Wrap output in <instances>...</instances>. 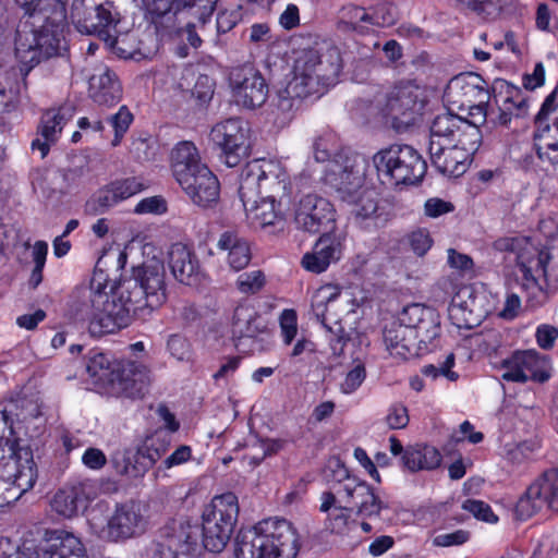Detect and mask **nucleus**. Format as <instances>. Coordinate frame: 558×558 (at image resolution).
Instances as JSON below:
<instances>
[{"label":"nucleus","instance_id":"60","mask_svg":"<svg viewBox=\"0 0 558 558\" xmlns=\"http://www.w3.org/2000/svg\"><path fill=\"white\" fill-rule=\"evenodd\" d=\"M325 477L328 481H332L338 483V485L343 484L348 478H353L354 476L350 475L345 465L338 458H331L328 460L326 469H325Z\"/></svg>","mask_w":558,"mask_h":558},{"label":"nucleus","instance_id":"1","mask_svg":"<svg viewBox=\"0 0 558 558\" xmlns=\"http://www.w3.org/2000/svg\"><path fill=\"white\" fill-rule=\"evenodd\" d=\"M166 300L165 267L153 262L116 286L102 270H96L89 286L76 291L73 310L76 319L87 323L92 336L101 337L147 317Z\"/></svg>","mask_w":558,"mask_h":558},{"label":"nucleus","instance_id":"64","mask_svg":"<svg viewBox=\"0 0 558 558\" xmlns=\"http://www.w3.org/2000/svg\"><path fill=\"white\" fill-rule=\"evenodd\" d=\"M409 243L416 255L423 256L432 247L433 241L427 230L418 229L409 235Z\"/></svg>","mask_w":558,"mask_h":558},{"label":"nucleus","instance_id":"57","mask_svg":"<svg viewBox=\"0 0 558 558\" xmlns=\"http://www.w3.org/2000/svg\"><path fill=\"white\" fill-rule=\"evenodd\" d=\"M16 73L0 69V106L7 107L15 94Z\"/></svg>","mask_w":558,"mask_h":558},{"label":"nucleus","instance_id":"55","mask_svg":"<svg viewBox=\"0 0 558 558\" xmlns=\"http://www.w3.org/2000/svg\"><path fill=\"white\" fill-rule=\"evenodd\" d=\"M462 509L472 513L474 518L489 524H496L498 517L493 512L490 506L482 500L466 499Z\"/></svg>","mask_w":558,"mask_h":558},{"label":"nucleus","instance_id":"17","mask_svg":"<svg viewBox=\"0 0 558 558\" xmlns=\"http://www.w3.org/2000/svg\"><path fill=\"white\" fill-rule=\"evenodd\" d=\"M229 87L238 106L255 109L265 104L268 97V85L251 64L234 66L229 72Z\"/></svg>","mask_w":558,"mask_h":558},{"label":"nucleus","instance_id":"13","mask_svg":"<svg viewBox=\"0 0 558 558\" xmlns=\"http://www.w3.org/2000/svg\"><path fill=\"white\" fill-rule=\"evenodd\" d=\"M210 140L220 149L222 161L235 167L250 154L251 129L241 118L226 119L213 126Z\"/></svg>","mask_w":558,"mask_h":558},{"label":"nucleus","instance_id":"23","mask_svg":"<svg viewBox=\"0 0 558 558\" xmlns=\"http://www.w3.org/2000/svg\"><path fill=\"white\" fill-rule=\"evenodd\" d=\"M336 211L332 204L316 194H306L300 198L294 209L296 227L310 233L323 229H333Z\"/></svg>","mask_w":558,"mask_h":558},{"label":"nucleus","instance_id":"49","mask_svg":"<svg viewBox=\"0 0 558 558\" xmlns=\"http://www.w3.org/2000/svg\"><path fill=\"white\" fill-rule=\"evenodd\" d=\"M166 349L169 355L178 362L190 363L193 360V349L190 341L180 333L167 338Z\"/></svg>","mask_w":558,"mask_h":558},{"label":"nucleus","instance_id":"53","mask_svg":"<svg viewBox=\"0 0 558 558\" xmlns=\"http://www.w3.org/2000/svg\"><path fill=\"white\" fill-rule=\"evenodd\" d=\"M118 199L123 202L146 189V184L141 178L131 177L111 182Z\"/></svg>","mask_w":558,"mask_h":558},{"label":"nucleus","instance_id":"36","mask_svg":"<svg viewBox=\"0 0 558 558\" xmlns=\"http://www.w3.org/2000/svg\"><path fill=\"white\" fill-rule=\"evenodd\" d=\"M70 110L64 108L47 110L40 119L38 136L32 142V148L40 151L41 158L46 157L50 145L54 144L64 125L71 119Z\"/></svg>","mask_w":558,"mask_h":558},{"label":"nucleus","instance_id":"32","mask_svg":"<svg viewBox=\"0 0 558 558\" xmlns=\"http://www.w3.org/2000/svg\"><path fill=\"white\" fill-rule=\"evenodd\" d=\"M239 194L245 209L246 219L252 227L264 229L282 222L278 201L257 195V193L246 194L242 189H239Z\"/></svg>","mask_w":558,"mask_h":558},{"label":"nucleus","instance_id":"31","mask_svg":"<svg viewBox=\"0 0 558 558\" xmlns=\"http://www.w3.org/2000/svg\"><path fill=\"white\" fill-rule=\"evenodd\" d=\"M218 0H141L142 7L151 15L161 17L170 12L187 10L190 15L205 25L215 11Z\"/></svg>","mask_w":558,"mask_h":558},{"label":"nucleus","instance_id":"6","mask_svg":"<svg viewBox=\"0 0 558 558\" xmlns=\"http://www.w3.org/2000/svg\"><path fill=\"white\" fill-rule=\"evenodd\" d=\"M86 371L96 386L113 395L136 397L143 393L148 384V371L145 366L130 363L120 368L101 352L89 357Z\"/></svg>","mask_w":558,"mask_h":558},{"label":"nucleus","instance_id":"47","mask_svg":"<svg viewBox=\"0 0 558 558\" xmlns=\"http://www.w3.org/2000/svg\"><path fill=\"white\" fill-rule=\"evenodd\" d=\"M448 316L458 329H472L481 323L483 314L469 308L466 303H458L453 300L448 307Z\"/></svg>","mask_w":558,"mask_h":558},{"label":"nucleus","instance_id":"46","mask_svg":"<svg viewBox=\"0 0 558 558\" xmlns=\"http://www.w3.org/2000/svg\"><path fill=\"white\" fill-rule=\"evenodd\" d=\"M112 464L118 474L131 478L138 477L147 471V465H144V461L138 458L137 452L129 450L117 452L112 457Z\"/></svg>","mask_w":558,"mask_h":558},{"label":"nucleus","instance_id":"42","mask_svg":"<svg viewBox=\"0 0 558 558\" xmlns=\"http://www.w3.org/2000/svg\"><path fill=\"white\" fill-rule=\"evenodd\" d=\"M169 266L174 278L184 284L192 283L198 269L196 257L181 243H175L170 247Z\"/></svg>","mask_w":558,"mask_h":558},{"label":"nucleus","instance_id":"21","mask_svg":"<svg viewBox=\"0 0 558 558\" xmlns=\"http://www.w3.org/2000/svg\"><path fill=\"white\" fill-rule=\"evenodd\" d=\"M482 141L480 129L468 123V120L452 113L438 114L429 129L428 149L439 150L445 145L463 144Z\"/></svg>","mask_w":558,"mask_h":558},{"label":"nucleus","instance_id":"44","mask_svg":"<svg viewBox=\"0 0 558 558\" xmlns=\"http://www.w3.org/2000/svg\"><path fill=\"white\" fill-rule=\"evenodd\" d=\"M266 325L254 306L241 304L233 314L232 332L239 338H254L264 332Z\"/></svg>","mask_w":558,"mask_h":558},{"label":"nucleus","instance_id":"52","mask_svg":"<svg viewBox=\"0 0 558 558\" xmlns=\"http://www.w3.org/2000/svg\"><path fill=\"white\" fill-rule=\"evenodd\" d=\"M266 283L265 274L262 270H252L240 275L236 279V288L243 294H254L260 291Z\"/></svg>","mask_w":558,"mask_h":558},{"label":"nucleus","instance_id":"61","mask_svg":"<svg viewBox=\"0 0 558 558\" xmlns=\"http://www.w3.org/2000/svg\"><path fill=\"white\" fill-rule=\"evenodd\" d=\"M386 423L391 429H401L409 424L408 409L402 403L392 404L386 415Z\"/></svg>","mask_w":558,"mask_h":558},{"label":"nucleus","instance_id":"9","mask_svg":"<svg viewBox=\"0 0 558 558\" xmlns=\"http://www.w3.org/2000/svg\"><path fill=\"white\" fill-rule=\"evenodd\" d=\"M380 180L390 185L414 184L426 172V162L416 149L409 145L393 144L373 156Z\"/></svg>","mask_w":558,"mask_h":558},{"label":"nucleus","instance_id":"4","mask_svg":"<svg viewBox=\"0 0 558 558\" xmlns=\"http://www.w3.org/2000/svg\"><path fill=\"white\" fill-rule=\"evenodd\" d=\"M299 550V535L292 523L268 518L238 534L234 554L236 558H295Z\"/></svg>","mask_w":558,"mask_h":558},{"label":"nucleus","instance_id":"2","mask_svg":"<svg viewBox=\"0 0 558 558\" xmlns=\"http://www.w3.org/2000/svg\"><path fill=\"white\" fill-rule=\"evenodd\" d=\"M341 70L342 59L336 48L323 53L316 50L303 51L294 62L292 78L278 93L272 110L275 122L279 126L288 124L299 102L311 96H322L338 82Z\"/></svg>","mask_w":558,"mask_h":558},{"label":"nucleus","instance_id":"19","mask_svg":"<svg viewBox=\"0 0 558 558\" xmlns=\"http://www.w3.org/2000/svg\"><path fill=\"white\" fill-rule=\"evenodd\" d=\"M501 378L507 381L544 383L550 377V361L535 350L518 351L501 363Z\"/></svg>","mask_w":558,"mask_h":558},{"label":"nucleus","instance_id":"14","mask_svg":"<svg viewBox=\"0 0 558 558\" xmlns=\"http://www.w3.org/2000/svg\"><path fill=\"white\" fill-rule=\"evenodd\" d=\"M0 478L20 490V495L33 488L37 470L33 453L20 442H0Z\"/></svg>","mask_w":558,"mask_h":558},{"label":"nucleus","instance_id":"40","mask_svg":"<svg viewBox=\"0 0 558 558\" xmlns=\"http://www.w3.org/2000/svg\"><path fill=\"white\" fill-rule=\"evenodd\" d=\"M217 248L226 253L225 260L234 271H240L247 267L252 259L248 242L235 232H223L218 239Z\"/></svg>","mask_w":558,"mask_h":558},{"label":"nucleus","instance_id":"62","mask_svg":"<svg viewBox=\"0 0 558 558\" xmlns=\"http://www.w3.org/2000/svg\"><path fill=\"white\" fill-rule=\"evenodd\" d=\"M365 368L361 364L355 365L347 373L344 380L340 385V390L344 395L353 393L365 379Z\"/></svg>","mask_w":558,"mask_h":558},{"label":"nucleus","instance_id":"27","mask_svg":"<svg viewBox=\"0 0 558 558\" xmlns=\"http://www.w3.org/2000/svg\"><path fill=\"white\" fill-rule=\"evenodd\" d=\"M97 489L92 481H81L60 488L52 497L50 507L64 519H72L83 512L94 500Z\"/></svg>","mask_w":558,"mask_h":558},{"label":"nucleus","instance_id":"54","mask_svg":"<svg viewBox=\"0 0 558 558\" xmlns=\"http://www.w3.org/2000/svg\"><path fill=\"white\" fill-rule=\"evenodd\" d=\"M372 27H387L397 21L396 8L389 3H379L369 9Z\"/></svg>","mask_w":558,"mask_h":558},{"label":"nucleus","instance_id":"58","mask_svg":"<svg viewBox=\"0 0 558 558\" xmlns=\"http://www.w3.org/2000/svg\"><path fill=\"white\" fill-rule=\"evenodd\" d=\"M333 137L328 134L317 137L313 143L314 158L318 162H327L332 160L335 157L333 147L331 145Z\"/></svg>","mask_w":558,"mask_h":558},{"label":"nucleus","instance_id":"33","mask_svg":"<svg viewBox=\"0 0 558 558\" xmlns=\"http://www.w3.org/2000/svg\"><path fill=\"white\" fill-rule=\"evenodd\" d=\"M178 183L190 199L198 206H209L219 197L218 179L208 167H201Z\"/></svg>","mask_w":558,"mask_h":558},{"label":"nucleus","instance_id":"37","mask_svg":"<svg viewBox=\"0 0 558 558\" xmlns=\"http://www.w3.org/2000/svg\"><path fill=\"white\" fill-rule=\"evenodd\" d=\"M413 329L401 322V313L398 318L387 324L383 331V339L386 350L391 356L408 359L418 355L416 341H414Z\"/></svg>","mask_w":558,"mask_h":558},{"label":"nucleus","instance_id":"41","mask_svg":"<svg viewBox=\"0 0 558 558\" xmlns=\"http://www.w3.org/2000/svg\"><path fill=\"white\" fill-rule=\"evenodd\" d=\"M170 162L177 182L189 177L201 167H207L202 162L199 151L190 141L179 142L171 150Z\"/></svg>","mask_w":558,"mask_h":558},{"label":"nucleus","instance_id":"29","mask_svg":"<svg viewBox=\"0 0 558 558\" xmlns=\"http://www.w3.org/2000/svg\"><path fill=\"white\" fill-rule=\"evenodd\" d=\"M482 141L463 144L445 145L439 150L428 149L430 160L436 169L445 175L458 178L469 168L473 155L477 151Z\"/></svg>","mask_w":558,"mask_h":558},{"label":"nucleus","instance_id":"39","mask_svg":"<svg viewBox=\"0 0 558 558\" xmlns=\"http://www.w3.org/2000/svg\"><path fill=\"white\" fill-rule=\"evenodd\" d=\"M319 500L320 512L327 514L325 527L335 534H347L355 524V521L351 519L353 511L338 502L331 492H324Z\"/></svg>","mask_w":558,"mask_h":558},{"label":"nucleus","instance_id":"11","mask_svg":"<svg viewBox=\"0 0 558 558\" xmlns=\"http://www.w3.org/2000/svg\"><path fill=\"white\" fill-rule=\"evenodd\" d=\"M199 527L185 518L169 521L154 545L150 558H199Z\"/></svg>","mask_w":558,"mask_h":558},{"label":"nucleus","instance_id":"10","mask_svg":"<svg viewBox=\"0 0 558 558\" xmlns=\"http://www.w3.org/2000/svg\"><path fill=\"white\" fill-rule=\"evenodd\" d=\"M239 515L238 497L232 493L216 496L203 512V547L221 551L228 544Z\"/></svg>","mask_w":558,"mask_h":558},{"label":"nucleus","instance_id":"18","mask_svg":"<svg viewBox=\"0 0 558 558\" xmlns=\"http://www.w3.org/2000/svg\"><path fill=\"white\" fill-rule=\"evenodd\" d=\"M324 181L342 199L354 196L364 189V167L354 156L342 153L335 155L324 169Z\"/></svg>","mask_w":558,"mask_h":558},{"label":"nucleus","instance_id":"20","mask_svg":"<svg viewBox=\"0 0 558 558\" xmlns=\"http://www.w3.org/2000/svg\"><path fill=\"white\" fill-rule=\"evenodd\" d=\"M350 206L349 222L365 232H375L386 226L389 215L379 204L377 192L364 187L352 197L343 199Z\"/></svg>","mask_w":558,"mask_h":558},{"label":"nucleus","instance_id":"50","mask_svg":"<svg viewBox=\"0 0 558 558\" xmlns=\"http://www.w3.org/2000/svg\"><path fill=\"white\" fill-rule=\"evenodd\" d=\"M119 203L120 201L118 199L117 193L110 183L87 202L86 210L93 215L102 214Z\"/></svg>","mask_w":558,"mask_h":558},{"label":"nucleus","instance_id":"35","mask_svg":"<svg viewBox=\"0 0 558 558\" xmlns=\"http://www.w3.org/2000/svg\"><path fill=\"white\" fill-rule=\"evenodd\" d=\"M494 98L499 106L500 124H508L513 117H524L529 110L525 93L506 81H497L493 86Z\"/></svg>","mask_w":558,"mask_h":558},{"label":"nucleus","instance_id":"56","mask_svg":"<svg viewBox=\"0 0 558 558\" xmlns=\"http://www.w3.org/2000/svg\"><path fill=\"white\" fill-rule=\"evenodd\" d=\"M453 365H454V354L449 353L446 356V360L440 364V366H435L432 364L425 365L422 368V373L425 376L430 377L433 379H435L439 376H444L450 381H456L458 379L459 375H458V373L451 371Z\"/></svg>","mask_w":558,"mask_h":558},{"label":"nucleus","instance_id":"34","mask_svg":"<svg viewBox=\"0 0 558 558\" xmlns=\"http://www.w3.org/2000/svg\"><path fill=\"white\" fill-rule=\"evenodd\" d=\"M342 254V244L338 236L324 233L315 242L312 250L306 252L302 259V267L313 274H322L328 267L340 259Z\"/></svg>","mask_w":558,"mask_h":558},{"label":"nucleus","instance_id":"43","mask_svg":"<svg viewBox=\"0 0 558 558\" xmlns=\"http://www.w3.org/2000/svg\"><path fill=\"white\" fill-rule=\"evenodd\" d=\"M441 460V453L437 448L423 444L408 447L402 456L403 465L411 472L435 470Z\"/></svg>","mask_w":558,"mask_h":558},{"label":"nucleus","instance_id":"15","mask_svg":"<svg viewBox=\"0 0 558 558\" xmlns=\"http://www.w3.org/2000/svg\"><path fill=\"white\" fill-rule=\"evenodd\" d=\"M420 96V88L410 83L396 85L387 93L381 112L396 131L407 130L421 114L423 101Z\"/></svg>","mask_w":558,"mask_h":558},{"label":"nucleus","instance_id":"12","mask_svg":"<svg viewBox=\"0 0 558 558\" xmlns=\"http://www.w3.org/2000/svg\"><path fill=\"white\" fill-rule=\"evenodd\" d=\"M359 302L349 288L336 284L319 287L312 296V312L315 318L328 330L339 325L350 314H354Z\"/></svg>","mask_w":558,"mask_h":558},{"label":"nucleus","instance_id":"38","mask_svg":"<svg viewBox=\"0 0 558 558\" xmlns=\"http://www.w3.org/2000/svg\"><path fill=\"white\" fill-rule=\"evenodd\" d=\"M89 96L99 107L116 106L121 100L122 89L114 73L106 66H99L97 73L89 78Z\"/></svg>","mask_w":558,"mask_h":558},{"label":"nucleus","instance_id":"25","mask_svg":"<svg viewBox=\"0 0 558 558\" xmlns=\"http://www.w3.org/2000/svg\"><path fill=\"white\" fill-rule=\"evenodd\" d=\"M445 99L459 110L471 104H488L490 99L488 83L478 74L461 73L452 77L445 89Z\"/></svg>","mask_w":558,"mask_h":558},{"label":"nucleus","instance_id":"28","mask_svg":"<svg viewBox=\"0 0 558 558\" xmlns=\"http://www.w3.org/2000/svg\"><path fill=\"white\" fill-rule=\"evenodd\" d=\"M401 322L409 329H413L412 336L416 341L418 353L427 348V344L436 339L440 332V320L438 313L422 304H411L401 312Z\"/></svg>","mask_w":558,"mask_h":558},{"label":"nucleus","instance_id":"8","mask_svg":"<svg viewBox=\"0 0 558 558\" xmlns=\"http://www.w3.org/2000/svg\"><path fill=\"white\" fill-rule=\"evenodd\" d=\"M246 194L264 195L281 205L289 202L292 191L290 175L281 162L270 159H255L245 165L241 172L240 187Z\"/></svg>","mask_w":558,"mask_h":558},{"label":"nucleus","instance_id":"22","mask_svg":"<svg viewBox=\"0 0 558 558\" xmlns=\"http://www.w3.org/2000/svg\"><path fill=\"white\" fill-rule=\"evenodd\" d=\"M332 493L338 502L362 517H378L381 510L387 508L373 488L357 477L348 478L343 484L336 486Z\"/></svg>","mask_w":558,"mask_h":558},{"label":"nucleus","instance_id":"16","mask_svg":"<svg viewBox=\"0 0 558 558\" xmlns=\"http://www.w3.org/2000/svg\"><path fill=\"white\" fill-rule=\"evenodd\" d=\"M558 511V470L550 469L537 477L517 501L514 513L527 520L543 509Z\"/></svg>","mask_w":558,"mask_h":558},{"label":"nucleus","instance_id":"51","mask_svg":"<svg viewBox=\"0 0 558 558\" xmlns=\"http://www.w3.org/2000/svg\"><path fill=\"white\" fill-rule=\"evenodd\" d=\"M133 121V114L126 106H121L118 112L109 118V122L114 131V136L111 141V145L117 147L121 144L124 134L128 132Z\"/></svg>","mask_w":558,"mask_h":558},{"label":"nucleus","instance_id":"63","mask_svg":"<svg viewBox=\"0 0 558 558\" xmlns=\"http://www.w3.org/2000/svg\"><path fill=\"white\" fill-rule=\"evenodd\" d=\"M167 211V203L161 196H151L141 199L135 208L134 213L143 215V214H154L161 215Z\"/></svg>","mask_w":558,"mask_h":558},{"label":"nucleus","instance_id":"24","mask_svg":"<svg viewBox=\"0 0 558 558\" xmlns=\"http://www.w3.org/2000/svg\"><path fill=\"white\" fill-rule=\"evenodd\" d=\"M14 550L12 554H0L2 558H89L82 541L73 533L56 530L49 533L47 546L41 551L29 548Z\"/></svg>","mask_w":558,"mask_h":558},{"label":"nucleus","instance_id":"26","mask_svg":"<svg viewBox=\"0 0 558 558\" xmlns=\"http://www.w3.org/2000/svg\"><path fill=\"white\" fill-rule=\"evenodd\" d=\"M555 93L548 95L537 113L534 132V148L541 161L550 166L558 165V117L548 123L547 117L553 111Z\"/></svg>","mask_w":558,"mask_h":558},{"label":"nucleus","instance_id":"3","mask_svg":"<svg viewBox=\"0 0 558 558\" xmlns=\"http://www.w3.org/2000/svg\"><path fill=\"white\" fill-rule=\"evenodd\" d=\"M15 3L33 20L32 25L38 27L27 29L25 24L16 32L15 56L27 70L65 50V0H15Z\"/></svg>","mask_w":558,"mask_h":558},{"label":"nucleus","instance_id":"48","mask_svg":"<svg viewBox=\"0 0 558 558\" xmlns=\"http://www.w3.org/2000/svg\"><path fill=\"white\" fill-rule=\"evenodd\" d=\"M170 441L166 436H153L145 439L137 449L138 458H142L147 469L155 464L169 449Z\"/></svg>","mask_w":558,"mask_h":558},{"label":"nucleus","instance_id":"45","mask_svg":"<svg viewBox=\"0 0 558 558\" xmlns=\"http://www.w3.org/2000/svg\"><path fill=\"white\" fill-rule=\"evenodd\" d=\"M338 28L360 35L367 34L372 28L369 9L352 3L343 5L339 11Z\"/></svg>","mask_w":558,"mask_h":558},{"label":"nucleus","instance_id":"30","mask_svg":"<svg viewBox=\"0 0 558 558\" xmlns=\"http://www.w3.org/2000/svg\"><path fill=\"white\" fill-rule=\"evenodd\" d=\"M120 22V13L112 2L106 1L95 7L94 15L75 21L76 29L86 35H97L110 48L118 44L117 25Z\"/></svg>","mask_w":558,"mask_h":558},{"label":"nucleus","instance_id":"5","mask_svg":"<svg viewBox=\"0 0 558 558\" xmlns=\"http://www.w3.org/2000/svg\"><path fill=\"white\" fill-rule=\"evenodd\" d=\"M494 248L514 254L527 288L542 291L544 286L558 287V247L539 248L530 239L519 236L498 239L494 242Z\"/></svg>","mask_w":558,"mask_h":558},{"label":"nucleus","instance_id":"59","mask_svg":"<svg viewBox=\"0 0 558 558\" xmlns=\"http://www.w3.org/2000/svg\"><path fill=\"white\" fill-rule=\"evenodd\" d=\"M296 313L293 310H284L279 318L282 340L290 344L298 332Z\"/></svg>","mask_w":558,"mask_h":558},{"label":"nucleus","instance_id":"7","mask_svg":"<svg viewBox=\"0 0 558 558\" xmlns=\"http://www.w3.org/2000/svg\"><path fill=\"white\" fill-rule=\"evenodd\" d=\"M88 524L98 537L119 542L142 534L146 529L147 519L140 502L128 501L117 505L107 515L98 505L89 512Z\"/></svg>","mask_w":558,"mask_h":558}]
</instances>
